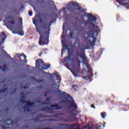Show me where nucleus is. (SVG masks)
I'll list each match as a JSON object with an SVG mask.
<instances>
[{
  "mask_svg": "<svg viewBox=\"0 0 129 129\" xmlns=\"http://www.w3.org/2000/svg\"><path fill=\"white\" fill-rule=\"evenodd\" d=\"M8 20L6 23V27L9 29V30H16L15 25H17V22H16V17L9 16L7 18Z\"/></svg>",
  "mask_w": 129,
  "mask_h": 129,
  "instance_id": "nucleus-7",
  "label": "nucleus"
},
{
  "mask_svg": "<svg viewBox=\"0 0 129 129\" xmlns=\"http://www.w3.org/2000/svg\"><path fill=\"white\" fill-rule=\"evenodd\" d=\"M58 83H59V84H60V82H58Z\"/></svg>",
  "mask_w": 129,
  "mask_h": 129,
  "instance_id": "nucleus-53",
  "label": "nucleus"
},
{
  "mask_svg": "<svg viewBox=\"0 0 129 129\" xmlns=\"http://www.w3.org/2000/svg\"><path fill=\"white\" fill-rule=\"evenodd\" d=\"M6 110H9V109L7 108L6 110H4L3 111H6Z\"/></svg>",
  "mask_w": 129,
  "mask_h": 129,
  "instance_id": "nucleus-44",
  "label": "nucleus"
},
{
  "mask_svg": "<svg viewBox=\"0 0 129 129\" xmlns=\"http://www.w3.org/2000/svg\"><path fill=\"white\" fill-rule=\"evenodd\" d=\"M66 121H68V119L65 120Z\"/></svg>",
  "mask_w": 129,
  "mask_h": 129,
  "instance_id": "nucleus-49",
  "label": "nucleus"
},
{
  "mask_svg": "<svg viewBox=\"0 0 129 129\" xmlns=\"http://www.w3.org/2000/svg\"><path fill=\"white\" fill-rule=\"evenodd\" d=\"M12 32L13 34H18V35H20V36H24L25 35V32L23 31V28L21 27L19 29V30L18 32H16L14 31H12Z\"/></svg>",
  "mask_w": 129,
  "mask_h": 129,
  "instance_id": "nucleus-12",
  "label": "nucleus"
},
{
  "mask_svg": "<svg viewBox=\"0 0 129 129\" xmlns=\"http://www.w3.org/2000/svg\"><path fill=\"white\" fill-rule=\"evenodd\" d=\"M42 2L44 3V0H42Z\"/></svg>",
  "mask_w": 129,
  "mask_h": 129,
  "instance_id": "nucleus-54",
  "label": "nucleus"
},
{
  "mask_svg": "<svg viewBox=\"0 0 129 129\" xmlns=\"http://www.w3.org/2000/svg\"><path fill=\"white\" fill-rule=\"evenodd\" d=\"M0 69H2V71H6L8 70V66L7 64H4L3 67L0 66Z\"/></svg>",
  "mask_w": 129,
  "mask_h": 129,
  "instance_id": "nucleus-15",
  "label": "nucleus"
},
{
  "mask_svg": "<svg viewBox=\"0 0 129 129\" xmlns=\"http://www.w3.org/2000/svg\"><path fill=\"white\" fill-rule=\"evenodd\" d=\"M47 95H48V94H44V96H47Z\"/></svg>",
  "mask_w": 129,
  "mask_h": 129,
  "instance_id": "nucleus-43",
  "label": "nucleus"
},
{
  "mask_svg": "<svg viewBox=\"0 0 129 129\" xmlns=\"http://www.w3.org/2000/svg\"><path fill=\"white\" fill-rule=\"evenodd\" d=\"M24 127H25V128H27V127H29V126H24Z\"/></svg>",
  "mask_w": 129,
  "mask_h": 129,
  "instance_id": "nucleus-42",
  "label": "nucleus"
},
{
  "mask_svg": "<svg viewBox=\"0 0 129 129\" xmlns=\"http://www.w3.org/2000/svg\"><path fill=\"white\" fill-rule=\"evenodd\" d=\"M23 88H24V89H27L29 88V86H24L23 87Z\"/></svg>",
  "mask_w": 129,
  "mask_h": 129,
  "instance_id": "nucleus-32",
  "label": "nucleus"
},
{
  "mask_svg": "<svg viewBox=\"0 0 129 129\" xmlns=\"http://www.w3.org/2000/svg\"><path fill=\"white\" fill-rule=\"evenodd\" d=\"M8 125H11V124H7Z\"/></svg>",
  "mask_w": 129,
  "mask_h": 129,
  "instance_id": "nucleus-50",
  "label": "nucleus"
},
{
  "mask_svg": "<svg viewBox=\"0 0 129 129\" xmlns=\"http://www.w3.org/2000/svg\"><path fill=\"white\" fill-rule=\"evenodd\" d=\"M43 73H46V72H43Z\"/></svg>",
  "mask_w": 129,
  "mask_h": 129,
  "instance_id": "nucleus-52",
  "label": "nucleus"
},
{
  "mask_svg": "<svg viewBox=\"0 0 129 129\" xmlns=\"http://www.w3.org/2000/svg\"><path fill=\"white\" fill-rule=\"evenodd\" d=\"M74 87H77V86L73 85V87H72V88H74Z\"/></svg>",
  "mask_w": 129,
  "mask_h": 129,
  "instance_id": "nucleus-37",
  "label": "nucleus"
},
{
  "mask_svg": "<svg viewBox=\"0 0 129 129\" xmlns=\"http://www.w3.org/2000/svg\"><path fill=\"white\" fill-rule=\"evenodd\" d=\"M66 67H67V68H68V69H69V67H70L69 64V63H67L66 64Z\"/></svg>",
  "mask_w": 129,
  "mask_h": 129,
  "instance_id": "nucleus-31",
  "label": "nucleus"
},
{
  "mask_svg": "<svg viewBox=\"0 0 129 129\" xmlns=\"http://www.w3.org/2000/svg\"><path fill=\"white\" fill-rule=\"evenodd\" d=\"M70 37L71 38H73V33H72V32L70 33Z\"/></svg>",
  "mask_w": 129,
  "mask_h": 129,
  "instance_id": "nucleus-27",
  "label": "nucleus"
},
{
  "mask_svg": "<svg viewBox=\"0 0 129 129\" xmlns=\"http://www.w3.org/2000/svg\"><path fill=\"white\" fill-rule=\"evenodd\" d=\"M79 4L77 3H74L72 1L68 4V8H63V14L66 15L67 14V10H68L70 13H71L72 15H79V13L76 11H81V7L79 6Z\"/></svg>",
  "mask_w": 129,
  "mask_h": 129,
  "instance_id": "nucleus-4",
  "label": "nucleus"
},
{
  "mask_svg": "<svg viewBox=\"0 0 129 129\" xmlns=\"http://www.w3.org/2000/svg\"><path fill=\"white\" fill-rule=\"evenodd\" d=\"M33 24H34V25H35V26H37V23H36V21H33Z\"/></svg>",
  "mask_w": 129,
  "mask_h": 129,
  "instance_id": "nucleus-35",
  "label": "nucleus"
},
{
  "mask_svg": "<svg viewBox=\"0 0 129 129\" xmlns=\"http://www.w3.org/2000/svg\"><path fill=\"white\" fill-rule=\"evenodd\" d=\"M33 119L34 120V121H39L40 120H39V116H36L35 118H33Z\"/></svg>",
  "mask_w": 129,
  "mask_h": 129,
  "instance_id": "nucleus-22",
  "label": "nucleus"
},
{
  "mask_svg": "<svg viewBox=\"0 0 129 129\" xmlns=\"http://www.w3.org/2000/svg\"><path fill=\"white\" fill-rule=\"evenodd\" d=\"M81 12V13H85V10L82 9Z\"/></svg>",
  "mask_w": 129,
  "mask_h": 129,
  "instance_id": "nucleus-33",
  "label": "nucleus"
},
{
  "mask_svg": "<svg viewBox=\"0 0 129 129\" xmlns=\"http://www.w3.org/2000/svg\"><path fill=\"white\" fill-rule=\"evenodd\" d=\"M9 121V119L6 120V121Z\"/></svg>",
  "mask_w": 129,
  "mask_h": 129,
  "instance_id": "nucleus-51",
  "label": "nucleus"
},
{
  "mask_svg": "<svg viewBox=\"0 0 129 129\" xmlns=\"http://www.w3.org/2000/svg\"><path fill=\"white\" fill-rule=\"evenodd\" d=\"M39 22L41 23V26L43 30H46L47 31H45L44 33L42 32V30L40 27H36L37 32L39 34V45H45L49 43V35L50 34V27L52 25L53 21H50L48 23V21H45L43 22L42 19H39Z\"/></svg>",
  "mask_w": 129,
  "mask_h": 129,
  "instance_id": "nucleus-1",
  "label": "nucleus"
},
{
  "mask_svg": "<svg viewBox=\"0 0 129 129\" xmlns=\"http://www.w3.org/2000/svg\"><path fill=\"white\" fill-rule=\"evenodd\" d=\"M79 73H80V70L79 69V71H78Z\"/></svg>",
  "mask_w": 129,
  "mask_h": 129,
  "instance_id": "nucleus-48",
  "label": "nucleus"
},
{
  "mask_svg": "<svg viewBox=\"0 0 129 129\" xmlns=\"http://www.w3.org/2000/svg\"><path fill=\"white\" fill-rule=\"evenodd\" d=\"M36 82L40 83V82H43V80H36Z\"/></svg>",
  "mask_w": 129,
  "mask_h": 129,
  "instance_id": "nucleus-28",
  "label": "nucleus"
},
{
  "mask_svg": "<svg viewBox=\"0 0 129 129\" xmlns=\"http://www.w3.org/2000/svg\"><path fill=\"white\" fill-rule=\"evenodd\" d=\"M90 79V76H86V77H84V79H85V80H88V79Z\"/></svg>",
  "mask_w": 129,
  "mask_h": 129,
  "instance_id": "nucleus-24",
  "label": "nucleus"
},
{
  "mask_svg": "<svg viewBox=\"0 0 129 129\" xmlns=\"http://www.w3.org/2000/svg\"><path fill=\"white\" fill-rule=\"evenodd\" d=\"M73 54H68V56L64 58V61H69V60H71V56Z\"/></svg>",
  "mask_w": 129,
  "mask_h": 129,
  "instance_id": "nucleus-13",
  "label": "nucleus"
},
{
  "mask_svg": "<svg viewBox=\"0 0 129 129\" xmlns=\"http://www.w3.org/2000/svg\"><path fill=\"white\" fill-rule=\"evenodd\" d=\"M29 15L30 16H33V12L32 11H29Z\"/></svg>",
  "mask_w": 129,
  "mask_h": 129,
  "instance_id": "nucleus-26",
  "label": "nucleus"
},
{
  "mask_svg": "<svg viewBox=\"0 0 129 129\" xmlns=\"http://www.w3.org/2000/svg\"><path fill=\"white\" fill-rule=\"evenodd\" d=\"M82 29H83V31H85V28H83Z\"/></svg>",
  "mask_w": 129,
  "mask_h": 129,
  "instance_id": "nucleus-45",
  "label": "nucleus"
},
{
  "mask_svg": "<svg viewBox=\"0 0 129 129\" xmlns=\"http://www.w3.org/2000/svg\"><path fill=\"white\" fill-rule=\"evenodd\" d=\"M46 101L47 103H43V104H45L46 105H47V104H49L50 102L51 101V97H48L46 98Z\"/></svg>",
  "mask_w": 129,
  "mask_h": 129,
  "instance_id": "nucleus-14",
  "label": "nucleus"
},
{
  "mask_svg": "<svg viewBox=\"0 0 129 129\" xmlns=\"http://www.w3.org/2000/svg\"><path fill=\"white\" fill-rule=\"evenodd\" d=\"M62 46L64 49H65V50H68V49H69L68 46L65 44V42H62Z\"/></svg>",
  "mask_w": 129,
  "mask_h": 129,
  "instance_id": "nucleus-18",
  "label": "nucleus"
},
{
  "mask_svg": "<svg viewBox=\"0 0 129 129\" xmlns=\"http://www.w3.org/2000/svg\"><path fill=\"white\" fill-rule=\"evenodd\" d=\"M87 69H88V72L90 74H92V68H91V67H90V66H87Z\"/></svg>",
  "mask_w": 129,
  "mask_h": 129,
  "instance_id": "nucleus-17",
  "label": "nucleus"
},
{
  "mask_svg": "<svg viewBox=\"0 0 129 129\" xmlns=\"http://www.w3.org/2000/svg\"><path fill=\"white\" fill-rule=\"evenodd\" d=\"M87 18H92V19H89L88 20L89 24H90L92 26H93V28H95V24L92 23V22H95L97 20L96 17H94L93 15L91 13H87Z\"/></svg>",
  "mask_w": 129,
  "mask_h": 129,
  "instance_id": "nucleus-10",
  "label": "nucleus"
},
{
  "mask_svg": "<svg viewBox=\"0 0 129 129\" xmlns=\"http://www.w3.org/2000/svg\"><path fill=\"white\" fill-rule=\"evenodd\" d=\"M101 115L103 118H105V116H106V112H101Z\"/></svg>",
  "mask_w": 129,
  "mask_h": 129,
  "instance_id": "nucleus-19",
  "label": "nucleus"
},
{
  "mask_svg": "<svg viewBox=\"0 0 129 129\" xmlns=\"http://www.w3.org/2000/svg\"><path fill=\"white\" fill-rule=\"evenodd\" d=\"M36 66L38 67V68H42L43 70H46L48 68H50V64H45L44 63V61L42 60V59H39L36 60Z\"/></svg>",
  "mask_w": 129,
  "mask_h": 129,
  "instance_id": "nucleus-9",
  "label": "nucleus"
},
{
  "mask_svg": "<svg viewBox=\"0 0 129 129\" xmlns=\"http://www.w3.org/2000/svg\"><path fill=\"white\" fill-rule=\"evenodd\" d=\"M63 51H64V49H61V54H63Z\"/></svg>",
  "mask_w": 129,
  "mask_h": 129,
  "instance_id": "nucleus-39",
  "label": "nucleus"
},
{
  "mask_svg": "<svg viewBox=\"0 0 129 129\" xmlns=\"http://www.w3.org/2000/svg\"><path fill=\"white\" fill-rule=\"evenodd\" d=\"M39 57H41L42 56V52H40L38 54Z\"/></svg>",
  "mask_w": 129,
  "mask_h": 129,
  "instance_id": "nucleus-36",
  "label": "nucleus"
},
{
  "mask_svg": "<svg viewBox=\"0 0 129 129\" xmlns=\"http://www.w3.org/2000/svg\"><path fill=\"white\" fill-rule=\"evenodd\" d=\"M76 54L77 55V58H76V62H78V63H81V61H80V59H79L80 58H82L83 61V63H87V57H86V55H85V49L82 48V49H81L80 51L79 50H76Z\"/></svg>",
  "mask_w": 129,
  "mask_h": 129,
  "instance_id": "nucleus-6",
  "label": "nucleus"
},
{
  "mask_svg": "<svg viewBox=\"0 0 129 129\" xmlns=\"http://www.w3.org/2000/svg\"><path fill=\"white\" fill-rule=\"evenodd\" d=\"M91 107L95 109V106H94V104H92V105H91Z\"/></svg>",
  "mask_w": 129,
  "mask_h": 129,
  "instance_id": "nucleus-34",
  "label": "nucleus"
},
{
  "mask_svg": "<svg viewBox=\"0 0 129 129\" xmlns=\"http://www.w3.org/2000/svg\"><path fill=\"white\" fill-rule=\"evenodd\" d=\"M6 115V113L4 111H1L0 112V118L4 117ZM0 122H2V120L0 119Z\"/></svg>",
  "mask_w": 129,
  "mask_h": 129,
  "instance_id": "nucleus-16",
  "label": "nucleus"
},
{
  "mask_svg": "<svg viewBox=\"0 0 129 129\" xmlns=\"http://www.w3.org/2000/svg\"><path fill=\"white\" fill-rule=\"evenodd\" d=\"M52 3H54V1H52Z\"/></svg>",
  "mask_w": 129,
  "mask_h": 129,
  "instance_id": "nucleus-55",
  "label": "nucleus"
},
{
  "mask_svg": "<svg viewBox=\"0 0 129 129\" xmlns=\"http://www.w3.org/2000/svg\"><path fill=\"white\" fill-rule=\"evenodd\" d=\"M85 127H87V126H85Z\"/></svg>",
  "mask_w": 129,
  "mask_h": 129,
  "instance_id": "nucleus-57",
  "label": "nucleus"
},
{
  "mask_svg": "<svg viewBox=\"0 0 129 129\" xmlns=\"http://www.w3.org/2000/svg\"><path fill=\"white\" fill-rule=\"evenodd\" d=\"M1 35H2V36L4 37H6V33L4 32H1Z\"/></svg>",
  "mask_w": 129,
  "mask_h": 129,
  "instance_id": "nucleus-29",
  "label": "nucleus"
},
{
  "mask_svg": "<svg viewBox=\"0 0 129 129\" xmlns=\"http://www.w3.org/2000/svg\"><path fill=\"white\" fill-rule=\"evenodd\" d=\"M47 120L48 121H51V120H51V119H47V120Z\"/></svg>",
  "mask_w": 129,
  "mask_h": 129,
  "instance_id": "nucleus-40",
  "label": "nucleus"
},
{
  "mask_svg": "<svg viewBox=\"0 0 129 129\" xmlns=\"http://www.w3.org/2000/svg\"><path fill=\"white\" fill-rule=\"evenodd\" d=\"M99 27L97 25H95V28H93V29H90L89 32L87 31L84 33V35H86L87 34L88 36L89 37L91 36L92 38H93V40L92 41V43H95L96 42V38L94 37V35H95V33H97V36L98 35V29Z\"/></svg>",
  "mask_w": 129,
  "mask_h": 129,
  "instance_id": "nucleus-8",
  "label": "nucleus"
},
{
  "mask_svg": "<svg viewBox=\"0 0 129 129\" xmlns=\"http://www.w3.org/2000/svg\"><path fill=\"white\" fill-rule=\"evenodd\" d=\"M20 57L21 56H24V60H26V61H27V56L26 55H25V54L24 53H22L21 55H20Z\"/></svg>",
  "mask_w": 129,
  "mask_h": 129,
  "instance_id": "nucleus-23",
  "label": "nucleus"
},
{
  "mask_svg": "<svg viewBox=\"0 0 129 129\" xmlns=\"http://www.w3.org/2000/svg\"><path fill=\"white\" fill-rule=\"evenodd\" d=\"M2 40L3 41H5V40H6V38H3Z\"/></svg>",
  "mask_w": 129,
  "mask_h": 129,
  "instance_id": "nucleus-46",
  "label": "nucleus"
},
{
  "mask_svg": "<svg viewBox=\"0 0 129 129\" xmlns=\"http://www.w3.org/2000/svg\"><path fill=\"white\" fill-rule=\"evenodd\" d=\"M18 23H20L21 24V25H22V24H23V18L20 17V18H19Z\"/></svg>",
  "mask_w": 129,
  "mask_h": 129,
  "instance_id": "nucleus-21",
  "label": "nucleus"
},
{
  "mask_svg": "<svg viewBox=\"0 0 129 129\" xmlns=\"http://www.w3.org/2000/svg\"><path fill=\"white\" fill-rule=\"evenodd\" d=\"M42 86H39V87H38V88H42Z\"/></svg>",
  "mask_w": 129,
  "mask_h": 129,
  "instance_id": "nucleus-41",
  "label": "nucleus"
},
{
  "mask_svg": "<svg viewBox=\"0 0 129 129\" xmlns=\"http://www.w3.org/2000/svg\"><path fill=\"white\" fill-rule=\"evenodd\" d=\"M50 107H52V108H50L49 107H45L42 109V111H44V112H46V113H54L51 116L49 115H43L42 113H39L37 115L38 116L39 118H44V117H48L49 116L51 117H58V115H59V114L57 113L56 111H55V109L58 110V109H62L63 107L61 105L59 104V103H55L54 104H52L50 106ZM55 107V109H54L53 108Z\"/></svg>",
  "mask_w": 129,
  "mask_h": 129,
  "instance_id": "nucleus-3",
  "label": "nucleus"
},
{
  "mask_svg": "<svg viewBox=\"0 0 129 129\" xmlns=\"http://www.w3.org/2000/svg\"><path fill=\"white\" fill-rule=\"evenodd\" d=\"M68 54H73V52L71 51V48L68 49Z\"/></svg>",
  "mask_w": 129,
  "mask_h": 129,
  "instance_id": "nucleus-25",
  "label": "nucleus"
},
{
  "mask_svg": "<svg viewBox=\"0 0 129 129\" xmlns=\"http://www.w3.org/2000/svg\"><path fill=\"white\" fill-rule=\"evenodd\" d=\"M7 90H8V88H5V89H2V90L0 91V93H2V92H3V93H5V92H6V91H7Z\"/></svg>",
  "mask_w": 129,
  "mask_h": 129,
  "instance_id": "nucleus-20",
  "label": "nucleus"
},
{
  "mask_svg": "<svg viewBox=\"0 0 129 129\" xmlns=\"http://www.w3.org/2000/svg\"><path fill=\"white\" fill-rule=\"evenodd\" d=\"M119 105L120 110H123L124 111H126L129 109V106L126 105L121 104V103H119Z\"/></svg>",
  "mask_w": 129,
  "mask_h": 129,
  "instance_id": "nucleus-11",
  "label": "nucleus"
},
{
  "mask_svg": "<svg viewBox=\"0 0 129 129\" xmlns=\"http://www.w3.org/2000/svg\"><path fill=\"white\" fill-rule=\"evenodd\" d=\"M78 17H76V20H78Z\"/></svg>",
  "mask_w": 129,
  "mask_h": 129,
  "instance_id": "nucleus-47",
  "label": "nucleus"
},
{
  "mask_svg": "<svg viewBox=\"0 0 129 129\" xmlns=\"http://www.w3.org/2000/svg\"><path fill=\"white\" fill-rule=\"evenodd\" d=\"M75 90H76V89H75Z\"/></svg>",
  "mask_w": 129,
  "mask_h": 129,
  "instance_id": "nucleus-56",
  "label": "nucleus"
},
{
  "mask_svg": "<svg viewBox=\"0 0 129 129\" xmlns=\"http://www.w3.org/2000/svg\"><path fill=\"white\" fill-rule=\"evenodd\" d=\"M20 95H21V99L20 100V102H22L23 104H24V103H26V105L23 107V108H24V109H26L27 111H30V107H33V105L35 104V103L24 100L26 99V94L24 92L20 93Z\"/></svg>",
  "mask_w": 129,
  "mask_h": 129,
  "instance_id": "nucleus-5",
  "label": "nucleus"
},
{
  "mask_svg": "<svg viewBox=\"0 0 129 129\" xmlns=\"http://www.w3.org/2000/svg\"><path fill=\"white\" fill-rule=\"evenodd\" d=\"M56 86L57 90H55L53 91V93H58L59 95L63 97L66 100H63L61 101V103H70L69 107L73 108L75 110H77L78 107L77 104L75 103V100L70 96V94L67 93L66 92H61L60 90H59L60 88V85H58L57 86L56 84L54 85Z\"/></svg>",
  "mask_w": 129,
  "mask_h": 129,
  "instance_id": "nucleus-2",
  "label": "nucleus"
},
{
  "mask_svg": "<svg viewBox=\"0 0 129 129\" xmlns=\"http://www.w3.org/2000/svg\"><path fill=\"white\" fill-rule=\"evenodd\" d=\"M54 75L56 76V77L57 79H58V78H59V77H60V76L57 74H54Z\"/></svg>",
  "mask_w": 129,
  "mask_h": 129,
  "instance_id": "nucleus-30",
  "label": "nucleus"
},
{
  "mask_svg": "<svg viewBox=\"0 0 129 129\" xmlns=\"http://www.w3.org/2000/svg\"><path fill=\"white\" fill-rule=\"evenodd\" d=\"M17 91V89H15L14 92H12V93H15Z\"/></svg>",
  "mask_w": 129,
  "mask_h": 129,
  "instance_id": "nucleus-38",
  "label": "nucleus"
}]
</instances>
